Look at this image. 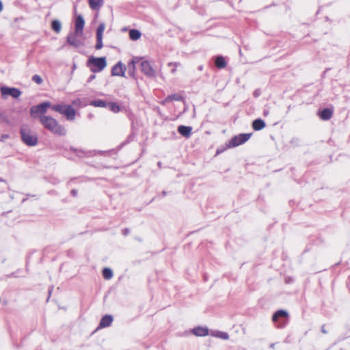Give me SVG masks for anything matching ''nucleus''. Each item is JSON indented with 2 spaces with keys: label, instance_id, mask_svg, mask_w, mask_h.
<instances>
[{
  "label": "nucleus",
  "instance_id": "c03bdc74",
  "mask_svg": "<svg viewBox=\"0 0 350 350\" xmlns=\"http://www.w3.org/2000/svg\"><path fill=\"white\" fill-rule=\"evenodd\" d=\"M219 152H221V151H219V150H217V153L218 154V153H219Z\"/></svg>",
  "mask_w": 350,
  "mask_h": 350
},
{
  "label": "nucleus",
  "instance_id": "58836bf2",
  "mask_svg": "<svg viewBox=\"0 0 350 350\" xmlns=\"http://www.w3.org/2000/svg\"><path fill=\"white\" fill-rule=\"evenodd\" d=\"M3 10L2 3L0 1V12Z\"/></svg>",
  "mask_w": 350,
  "mask_h": 350
},
{
  "label": "nucleus",
  "instance_id": "b1692460",
  "mask_svg": "<svg viewBox=\"0 0 350 350\" xmlns=\"http://www.w3.org/2000/svg\"><path fill=\"white\" fill-rule=\"evenodd\" d=\"M51 27L56 33H59L62 29V24L58 20H53L51 23Z\"/></svg>",
  "mask_w": 350,
  "mask_h": 350
},
{
  "label": "nucleus",
  "instance_id": "4c0bfd02",
  "mask_svg": "<svg viewBox=\"0 0 350 350\" xmlns=\"http://www.w3.org/2000/svg\"><path fill=\"white\" fill-rule=\"evenodd\" d=\"M264 116H267L269 114V111L267 110H265L263 112Z\"/></svg>",
  "mask_w": 350,
  "mask_h": 350
},
{
  "label": "nucleus",
  "instance_id": "5701e85b",
  "mask_svg": "<svg viewBox=\"0 0 350 350\" xmlns=\"http://www.w3.org/2000/svg\"><path fill=\"white\" fill-rule=\"evenodd\" d=\"M90 105L96 107H107V103L103 100H95L90 102Z\"/></svg>",
  "mask_w": 350,
  "mask_h": 350
},
{
  "label": "nucleus",
  "instance_id": "9d476101",
  "mask_svg": "<svg viewBox=\"0 0 350 350\" xmlns=\"http://www.w3.org/2000/svg\"><path fill=\"white\" fill-rule=\"evenodd\" d=\"M141 71L147 76H153L154 70L148 61H142L140 64Z\"/></svg>",
  "mask_w": 350,
  "mask_h": 350
},
{
  "label": "nucleus",
  "instance_id": "a878e982",
  "mask_svg": "<svg viewBox=\"0 0 350 350\" xmlns=\"http://www.w3.org/2000/svg\"><path fill=\"white\" fill-rule=\"evenodd\" d=\"M111 111L114 113H118L120 110V106L116 103H107V107Z\"/></svg>",
  "mask_w": 350,
  "mask_h": 350
},
{
  "label": "nucleus",
  "instance_id": "a211bd4d",
  "mask_svg": "<svg viewBox=\"0 0 350 350\" xmlns=\"http://www.w3.org/2000/svg\"><path fill=\"white\" fill-rule=\"evenodd\" d=\"M139 61L138 57H134L128 64L129 73L131 76H133L135 70V64Z\"/></svg>",
  "mask_w": 350,
  "mask_h": 350
},
{
  "label": "nucleus",
  "instance_id": "2eb2a0df",
  "mask_svg": "<svg viewBox=\"0 0 350 350\" xmlns=\"http://www.w3.org/2000/svg\"><path fill=\"white\" fill-rule=\"evenodd\" d=\"M192 128L191 126H187L180 125L178 127V133L185 137H190L191 134Z\"/></svg>",
  "mask_w": 350,
  "mask_h": 350
},
{
  "label": "nucleus",
  "instance_id": "f3484780",
  "mask_svg": "<svg viewBox=\"0 0 350 350\" xmlns=\"http://www.w3.org/2000/svg\"><path fill=\"white\" fill-rule=\"evenodd\" d=\"M210 335L218 338L222 340H228L229 338V335L227 332L219 331V330H212L211 331Z\"/></svg>",
  "mask_w": 350,
  "mask_h": 350
},
{
  "label": "nucleus",
  "instance_id": "72a5a7b5",
  "mask_svg": "<svg viewBox=\"0 0 350 350\" xmlns=\"http://www.w3.org/2000/svg\"><path fill=\"white\" fill-rule=\"evenodd\" d=\"M77 190H75V189H72V190L71 191V194H72L73 196H77Z\"/></svg>",
  "mask_w": 350,
  "mask_h": 350
},
{
  "label": "nucleus",
  "instance_id": "cd10ccee",
  "mask_svg": "<svg viewBox=\"0 0 350 350\" xmlns=\"http://www.w3.org/2000/svg\"><path fill=\"white\" fill-rule=\"evenodd\" d=\"M105 29V25L104 23H100L96 30V36L103 37V33Z\"/></svg>",
  "mask_w": 350,
  "mask_h": 350
},
{
  "label": "nucleus",
  "instance_id": "bb28decb",
  "mask_svg": "<svg viewBox=\"0 0 350 350\" xmlns=\"http://www.w3.org/2000/svg\"><path fill=\"white\" fill-rule=\"evenodd\" d=\"M103 275L105 279L109 280L113 277V272L109 268H105L103 270Z\"/></svg>",
  "mask_w": 350,
  "mask_h": 350
},
{
  "label": "nucleus",
  "instance_id": "7c9ffc66",
  "mask_svg": "<svg viewBox=\"0 0 350 350\" xmlns=\"http://www.w3.org/2000/svg\"><path fill=\"white\" fill-rule=\"evenodd\" d=\"M170 100H179L180 99V97L177 96V95H175V94H173V95H171L168 97Z\"/></svg>",
  "mask_w": 350,
  "mask_h": 350
},
{
  "label": "nucleus",
  "instance_id": "473e14b6",
  "mask_svg": "<svg viewBox=\"0 0 350 350\" xmlns=\"http://www.w3.org/2000/svg\"><path fill=\"white\" fill-rule=\"evenodd\" d=\"M95 78H96V75H91L90 76V77L88 78V79L87 82H88V83H90V82H91L92 80H94Z\"/></svg>",
  "mask_w": 350,
  "mask_h": 350
},
{
  "label": "nucleus",
  "instance_id": "412c9836",
  "mask_svg": "<svg viewBox=\"0 0 350 350\" xmlns=\"http://www.w3.org/2000/svg\"><path fill=\"white\" fill-rule=\"evenodd\" d=\"M215 65L218 68H224L226 66L225 59L222 56H217L215 59Z\"/></svg>",
  "mask_w": 350,
  "mask_h": 350
},
{
  "label": "nucleus",
  "instance_id": "39448f33",
  "mask_svg": "<svg viewBox=\"0 0 350 350\" xmlns=\"http://www.w3.org/2000/svg\"><path fill=\"white\" fill-rule=\"evenodd\" d=\"M0 92L3 99H6L9 96L17 98L21 95V92L15 88L3 86L0 88Z\"/></svg>",
  "mask_w": 350,
  "mask_h": 350
},
{
  "label": "nucleus",
  "instance_id": "ea45409f",
  "mask_svg": "<svg viewBox=\"0 0 350 350\" xmlns=\"http://www.w3.org/2000/svg\"><path fill=\"white\" fill-rule=\"evenodd\" d=\"M127 233H129V230L125 229V230H124V234H126Z\"/></svg>",
  "mask_w": 350,
  "mask_h": 350
},
{
  "label": "nucleus",
  "instance_id": "c9c22d12",
  "mask_svg": "<svg viewBox=\"0 0 350 350\" xmlns=\"http://www.w3.org/2000/svg\"><path fill=\"white\" fill-rule=\"evenodd\" d=\"M80 103V100H79V99H77V100H74V101L72 102V104H73V105H77V104H78V103Z\"/></svg>",
  "mask_w": 350,
  "mask_h": 350
},
{
  "label": "nucleus",
  "instance_id": "423d86ee",
  "mask_svg": "<svg viewBox=\"0 0 350 350\" xmlns=\"http://www.w3.org/2000/svg\"><path fill=\"white\" fill-rule=\"evenodd\" d=\"M51 107L49 102H44L38 105H34L30 109V113L31 116H35L36 114H44L46 112L47 109Z\"/></svg>",
  "mask_w": 350,
  "mask_h": 350
},
{
  "label": "nucleus",
  "instance_id": "0eeeda50",
  "mask_svg": "<svg viewBox=\"0 0 350 350\" xmlns=\"http://www.w3.org/2000/svg\"><path fill=\"white\" fill-rule=\"evenodd\" d=\"M82 36L76 34V31L70 33L67 37V42L71 46L79 47L83 44V42L79 38Z\"/></svg>",
  "mask_w": 350,
  "mask_h": 350
},
{
  "label": "nucleus",
  "instance_id": "393cba45",
  "mask_svg": "<svg viewBox=\"0 0 350 350\" xmlns=\"http://www.w3.org/2000/svg\"><path fill=\"white\" fill-rule=\"evenodd\" d=\"M66 106V105H55L52 106L51 108L53 111L64 115Z\"/></svg>",
  "mask_w": 350,
  "mask_h": 350
},
{
  "label": "nucleus",
  "instance_id": "79ce46f5",
  "mask_svg": "<svg viewBox=\"0 0 350 350\" xmlns=\"http://www.w3.org/2000/svg\"><path fill=\"white\" fill-rule=\"evenodd\" d=\"M0 182H5V180L3 178H0Z\"/></svg>",
  "mask_w": 350,
  "mask_h": 350
},
{
  "label": "nucleus",
  "instance_id": "aec40b11",
  "mask_svg": "<svg viewBox=\"0 0 350 350\" xmlns=\"http://www.w3.org/2000/svg\"><path fill=\"white\" fill-rule=\"evenodd\" d=\"M265 126V122L261 119H256L252 123V127L255 131L262 130Z\"/></svg>",
  "mask_w": 350,
  "mask_h": 350
},
{
  "label": "nucleus",
  "instance_id": "dca6fc26",
  "mask_svg": "<svg viewBox=\"0 0 350 350\" xmlns=\"http://www.w3.org/2000/svg\"><path fill=\"white\" fill-rule=\"evenodd\" d=\"M319 115L323 120H329L332 117L333 111L330 109L325 108L321 111Z\"/></svg>",
  "mask_w": 350,
  "mask_h": 350
},
{
  "label": "nucleus",
  "instance_id": "2f4dec72",
  "mask_svg": "<svg viewBox=\"0 0 350 350\" xmlns=\"http://www.w3.org/2000/svg\"><path fill=\"white\" fill-rule=\"evenodd\" d=\"M168 66H174L175 67H178V66H180V63H178V62H175V63H174V62H170V63L168 64Z\"/></svg>",
  "mask_w": 350,
  "mask_h": 350
},
{
  "label": "nucleus",
  "instance_id": "4468645a",
  "mask_svg": "<svg viewBox=\"0 0 350 350\" xmlns=\"http://www.w3.org/2000/svg\"><path fill=\"white\" fill-rule=\"evenodd\" d=\"M90 8L92 10L98 11L104 4V0H88Z\"/></svg>",
  "mask_w": 350,
  "mask_h": 350
},
{
  "label": "nucleus",
  "instance_id": "a19ab883",
  "mask_svg": "<svg viewBox=\"0 0 350 350\" xmlns=\"http://www.w3.org/2000/svg\"><path fill=\"white\" fill-rule=\"evenodd\" d=\"M176 68H173V69L172 70V73H175V72H176Z\"/></svg>",
  "mask_w": 350,
  "mask_h": 350
},
{
  "label": "nucleus",
  "instance_id": "f704fd0d",
  "mask_svg": "<svg viewBox=\"0 0 350 350\" xmlns=\"http://www.w3.org/2000/svg\"><path fill=\"white\" fill-rule=\"evenodd\" d=\"M321 332L323 333V334H327V331L325 330V325H322L321 327Z\"/></svg>",
  "mask_w": 350,
  "mask_h": 350
},
{
  "label": "nucleus",
  "instance_id": "f03ea898",
  "mask_svg": "<svg viewBox=\"0 0 350 350\" xmlns=\"http://www.w3.org/2000/svg\"><path fill=\"white\" fill-rule=\"evenodd\" d=\"M87 66L92 72H100L107 66L106 58L91 56L87 62Z\"/></svg>",
  "mask_w": 350,
  "mask_h": 350
},
{
  "label": "nucleus",
  "instance_id": "7ed1b4c3",
  "mask_svg": "<svg viewBox=\"0 0 350 350\" xmlns=\"http://www.w3.org/2000/svg\"><path fill=\"white\" fill-rule=\"evenodd\" d=\"M21 134L23 142L27 146H33L37 144V136L31 133L27 126H23L21 127Z\"/></svg>",
  "mask_w": 350,
  "mask_h": 350
},
{
  "label": "nucleus",
  "instance_id": "a18cd8bd",
  "mask_svg": "<svg viewBox=\"0 0 350 350\" xmlns=\"http://www.w3.org/2000/svg\"><path fill=\"white\" fill-rule=\"evenodd\" d=\"M341 350H342V349H341Z\"/></svg>",
  "mask_w": 350,
  "mask_h": 350
},
{
  "label": "nucleus",
  "instance_id": "4be33fe9",
  "mask_svg": "<svg viewBox=\"0 0 350 350\" xmlns=\"http://www.w3.org/2000/svg\"><path fill=\"white\" fill-rule=\"evenodd\" d=\"M141 33L137 29H131L129 31V37L133 40H137L140 38Z\"/></svg>",
  "mask_w": 350,
  "mask_h": 350
},
{
  "label": "nucleus",
  "instance_id": "37998d69",
  "mask_svg": "<svg viewBox=\"0 0 350 350\" xmlns=\"http://www.w3.org/2000/svg\"><path fill=\"white\" fill-rule=\"evenodd\" d=\"M199 70H202V66H200L199 67Z\"/></svg>",
  "mask_w": 350,
  "mask_h": 350
},
{
  "label": "nucleus",
  "instance_id": "ddd939ff",
  "mask_svg": "<svg viewBox=\"0 0 350 350\" xmlns=\"http://www.w3.org/2000/svg\"><path fill=\"white\" fill-rule=\"evenodd\" d=\"M192 332L197 336H206L208 335V329L206 327H196L193 329Z\"/></svg>",
  "mask_w": 350,
  "mask_h": 350
},
{
  "label": "nucleus",
  "instance_id": "20e7f679",
  "mask_svg": "<svg viewBox=\"0 0 350 350\" xmlns=\"http://www.w3.org/2000/svg\"><path fill=\"white\" fill-rule=\"evenodd\" d=\"M252 133H241L234 136L226 144L228 148L240 146L246 142L251 137Z\"/></svg>",
  "mask_w": 350,
  "mask_h": 350
},
{
  "label": "nucleus",
  "instance_id": "6e6552de",
  "mask_svg": "<svg viewBox=\"0 0 350 350\" xmlns=\"http://www.w3.org/2000/svg\"><path fill=\"white\" fill-rule=\"evenodd\" d=\"M85 21L81 15L77 16L75 24V31L77 35H83Z\"/></svg>",
  "mask_w": 350,
  "mask_h": 350
},
{
  "label": "nucleus",
  "instance_id": "6ab92c4d",
  "mask_svg": "<svg viewBox=\"0 0 350 350\" xmlns=\"http://www.w3.org/2000/svg\"><path fill=\"white\" fill-rule=\"evenodd\" d=\"M288 312L286 310H280L274 313L272 317V321L276 322L280 318H286Z\"/></svg>",
  "mask_w": 350,
  "mask_h": 350
},
{
  "label": "nucleus",
  "instance_id": "e433bc0d",
  "mask_svg": "<svg viewBox=\"0 0 350 350\" xmlns=\"http://www.w3.org/2000/svg\"><path fill=\"white\" fill-rule=\"evenodd\" d=\"M254 96L257 97V96H259V93H258L257 91H255V92H254Z\"/></svg>",
  "mask_w": 350,
  "mask_h": 350
},
{
  "label": "nucleus",
  "instance_id": "9b49d317",
  "mask_svg": "<svg viewBox=\"0 0 350 350\" xmlns=\"http://www.w3.org/2000/svg\"><path fill=\"white\" fill-rule=\"evenodd\" d=\"M113 321V317L109 314L103 316L99 323L98 328H104L111 325Z\"/></svg>",
  "mask_w": 350,
  "mask_h": 350
},
{
  "label": "nucleus",
  "instance_id": "c756f323",
  "mask_svg": "<svg viewBox=\"0 0 350 350\" xmlns=\"http://www.w3.org/2000/svg\"><path fill=\"white\" fill-rule=\"evenodd\" d=\"M32 80L37 84H41L42 83V79L40 76L35 75L32 77Z\"/></svg>",
  "mask_w": 350,
  "mask_h": 350
},
{
  "label": "nucleus",
  "instance_id": "c85d7f7f",
  "mask_svg": "<svg viewBox=\"0 0 350 350\" xmlns=\"http://www.w3.org/2000/svg\"><path fill=\"white\" fill-rule=\"evenodd\" d=\"M103 46V37L100 36H96V44L95 46V48L97 50L101 49Z\"/></svg>",
  "mask_w": 350,
  "mask_h": 350
},
{
  "label": "nucleus",
  "instance_id": "f257e3e1",
  "mask_svg": "<svg viewBox=\"0 0 350 350\" xmlns=\"http://www.w3.org/2000/svg\"><path fill=\"white\" fill-rule=\"evenodd\" d=\"M39 120L42 125L52 133L60 136L66 134V130L55 118L49 116H40Z\"/></svg>",
  "mask_w": 350,
  "mask_h": 350
},
{
  "label": "nucleus",
  "instance_id": "f8f14e48",
  "mask_svg": "<svg viewBox=\"0 0 350 350\" xmlns=\"http://www.w3.org/2000/svg\"><path fill=\"white\" fill-rule=\"evenodd\" d=\"M64 115L66 117L68 120H74L75 119L76 111L72 106L67 105Z\"/></svg>",
  "mask_w": 350,
  "mask_h": 350
},
{
  "label": "nucleus",
  "instance_id": "1a4fd4ad",
  "mask_svg": "<svg viewBox=\"0 0 350 350\" xmlns=\"http://www.w3.org/2000/svg\"><path fill=\"white\" fill-rule=\"evenodd\" d=\"M125 66L119 62L111 69V75L113 76H121L124 77L125 75Z\"/></svg>",
  "mask_w": 350,
  "mask_h": 350
}]
</instances>
